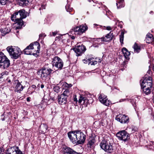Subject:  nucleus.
<instances>
[{"label": "nucleus", "mask_w": 154, "mask_h": 154, "mask_svg": "<svg viewBox=\"0 0 154 154\" xmlns=\"http://www.w3.org/2000/svg\"><path fill=\"white\" fill-rule=\"evenodd\" d=\"M15 51H14L11 56L12 58L17 59L18 58L21 54V51L18 47H17V48H16Z\"/></svg>", "instance_id": "dca6fc26"}, {"label": "nucleus", "mask_w": 154, "mask_h": 154, "mask_svg": "<svg viewBox=\"0 0 154 154\" xmlns=\"http://www.w3.org/2000/svg\"><path fill=\"white\" fill-rule=\"evenodd\" d=\"M122 22H118V26L120 27L121 28H122Z\"/></svg>", "instance_id": "09e8293b"}, {"label": "nucleus", "mask_w": 154, "mask_h": 154, "mask_svg": "<svg viewBox=\"0 0 154 154\" xmlns=\"http://www.w3.org/2000/svg\"><path fill=\"white\" fill-rule=\"evenodd\" d=\"M34 45L36 46H37V48L38 49H39L40 48V45L38 42H35L34 43Z\"/></svg>", "instance_id": "a19ab883"}, {"label": "nucleus", "mask_w": 154, "mask_h": 154, "mask_svg": "<svg viewBox=\"0 0 154 154\" xmlns=\"http://www.w3.org/2000/svg\"><path fill=\"white\" fill-rule=\"evenodd\" d=\"M2 121H4V120H5V118H2Z\"/></svg>", "instance_id": "338daca9"}, {"label": "nucleus", "mask_w": 154, "mask_h": 154, "mask_svg": "<svg viewBox=\"0 0 154 154\" xmlns=\"http://www.w3.org/2000/svg\"><path fill=\"white\" fill-rule=\"evenodd\" d=\"M20 15L18 11H17L15 12L11 16V20L16 22V23L17 24V25H18L16 27V29H21L24 24L21 16Z\"/></svg>", "instance_id": "f257e3e1"}, {"label": "nucleus", "mask_w": 154, "mask_h": 154, "mask_svg": "<svg viewBox=\"0 0 154 154\" xmlns=\"http://www.w3.org/2000/svg\"><path fill=\"white\" fill-rule=\"evenodd\" d=\"M41 87L42 88H43L44 87V85L43 84H42L41 85Z\"/></svg>", "instance_id": "bf43d9fd"}, {"label": "nucleus", "mask_w": 154, "mask_h": 154, "mask_svg": "<svg viewBox=\"0 0 154 154\" xmlns=\"http://www.w3.org/2000/svg\"><path fill=\"white\" fill-rule=\"evenodd\" d=\"M113 37V34L110 32L109 33L107 34L105 36V37H106V38H102L103 39L102 40L105 42L109 41L112 40Z\"/></svg>", "instance_id": "aec40b11"}, {"label": "nucleus", "mask_w": 154, "mask_h": 154, "mask_svg": "<svg viewBox=\"0 0 154 154\" xmlns=\"http://www.w3.org/2000/svg\"><path fill=\"white\" fill-rule=\"evenodd\" d=\"M66 9L67 12H70L73 9L72 8H70L69 6V5H67L65 7Z\"/></svg>", "instance_id": "c9c22d12"}, {"label": "nucleus", "mask_w": 154, "mask_h": 154, "mask_svg": "<svg viewBox=\"0 0 154 154\" xmlns=\"http://www.w3.org/2000/svg\"><path fill=\"white\" fill-rule=\"evenodd\" d=\"M131 130V132L132 133H134L135 132L137 131L138 130L137 128L135 126H131V128L130 129Z\"/></svg>", "instance_id": "72a5a7b5"}, {"label": "nucleus", "mask_w": 154, "mask_h": 154, "mask_svg": "<svg viewBox=\"0 0 154 154\" xmlns=\"http://www.w3.org/2000/svg\"><path fill=\"white\" fill-rule=\"evenodd\" d=\"M124 32H122L119 36L120 41L122 44L123 43V41L124 40Z\"/></svg>", "instance_id": "2f4dec72"}, {"label": "nucleus", "mask_w": 154, "mask_h": 154, "mask_svg": "<svg viewBox=\"0 0 154 154\" xmlns=\"http://www.w3.org/2000/svg\"><path fill=\"white\" fill-rule=\"evenodd\" d=\"M87 29V26L82 25L79 26L74 27L72 29V30L75 34L80 35L86 31Z\"/></svg>", "instance_id": "39448f33"}, {"label": "nucleus", "mask_w": 154, "mask_h": 154, "mask_svg": "<svg viewBox=\"0 0 154 154\" xmlns=\"http://www.w3.org/2000/svg\"><path fill=\"white\" fill-rule=\"evenodd\" d=\"M116 136L119 140H122L124 141H125L129 139V134L125 130L118 132L116 134Z\"/></svg>", "instance_id": "0eeeda50"}, {"label": "nucleus", "mask_w": 154, "mask_h": 154, "mask_svg": "<svg viewBox=\"0 0 154 154\" xmlns=\"http://www.w3.org/2000/svg\"><path fill=\"white\" fill-rule=\"evenodd\" d=\"M124 0H117L116 5L118 8H121L124 7Z\"/></svg>", "instance_id": "a878e982"}, {"label": "nucleus", "mask_w": 154, "mask_h": 154, "mask_svg": "<svg viewBox=\"0 0 154 154\" xmlns=\"http://www.w3.org/2000/svg\"><path fill=\"white\" fill-rule=\"evenodd\" d=\"M73 50L76 53L77 56H79L84 53L86 50V48L83 45H80L77 44Z\"/></svg>", "instance_id": "6e6552de"}, {"label": "nucleus", "mask_w": 154, "mask_h": 154, "mask_svg": "<svg viewBox=\"0 0 154 154\" xmlns=\"http://www.w3.org/2000/svg\"><path fill=\"white\" fill-rule=\"evenodd\" d=\"M61 36H58L56 37L55 38V40L57 41V40H58V41L61 38Z\"/></svg>", "instance_id": "8fccbe9b"}, {"label": "nucleus", "mask_w": 154, "mask_h": 154, "mask_svg": "<svg viewBox=\"0 0 154 154\" xmlns=\"http://www.w3.org/2000/svg\"><path fill=\"white\" fill-rule=\"evenodd\" d=\"M48 128L47 125L44 124H42L39 128V129L41 131L42 133L44 134L48 131Z\"/></svg>", "instance_id": "a211bd4d"}, {"label": "nucleus", "mask_w": 154, "mask_h": 154, "mask_svg": "<svg viewBox=\"0 0 154 154\" xmlns=\"http://www.w3.org/2000/svg\"><path fill=\"white\" fill-rule=\"evenodd\" d=\"M63 151L64 154H81L76 152L72 149L66 146L64 148Z\"/></svg>", "instance_id": "2eb2a0df"}, {"label": "nucleus", "mask_w": 154, "mask_h": 154, "mask_svg": "<svg viewBox=\"0 0 154 154\" xmlns=\"http://www.w3.org/2000/svg\"><path fill=\"white\" fill-rule=\"evenodd\" d=\"M125 99H122V100H121L120 101V102H122V101H124L125 100Z\"/></svg>", "instance_id": "13d9d810"}, {"label": "nucleus", "mask_w": 154, "mask_h": 154, "mask_svg": "<svg viewBox=\"0 0 154 154\" xmlns=\"http://www.w3.org/2000/svg\"><path fill=\"white\" fill-rule=\"evenodd\" d=\"M72 85L71 84H70L69 85V87H72Z\"/></svg>", "instance_id": "69168bd1"}, {"label": "nucleus", "mask_w": 154, "mask_h": 154, "mask_svg": "<svg viewBox=\"0 0 154 154\" xmlns=\"http://www.w3.org/2000/svg\"><path fill=\"white\" fill-rule=\"evenodd\" d=\"M95 143V140L94 137H90L89 139V141L88 142V145L89 147H91Z\"/></svg>", "instance_id": "c85d7f7f"}, {"label": "nucleus", "mask_w": 154, "mask_h": 154, "mask_svg": "<svg viewBox=\"0 0 154 154\" xmlns=\"http://www.w3.org/2000/svg\"><path fill=\"white\" fill-rule=\"evenodd\" d=\"M23 52L25 54L27 55H32L33 54L34 55L35 54L31 52V51L29 49L26 48L23 51Z\"/></svg>", "instance_id": "7c9ffc66"}, {"label": "nucleus", "mask_w": 154, "mask_h": 154, "mask_svg": "<svg viewBox=\"0 0 154 154\" xmlns=\"http://www.w3.org/2000/svg\"><path fill=\"white\" fill-rule=\"evenodd\" d=\"M76 143L82 144L84 143L86 139V136L80 131H76Z\"/></svg>", "instance_id": "423d86ee"}, {"label": "nucleus", "mask_w": 154, "mask_h": 154, "mask_svg": "<svg viewBox=\"0 0 154 154\" xmlns=\"http://www.w3.org/2000/svg\"><path fill=\"white\" fill-rule=\"evenodd\" d=\"M151 88H143V91L146 94L148 95L150 94L151 92Z\"/></svg>", "instance_id": "c756f323"}, {"label": "nucleus", "mask_w": 154, "mask_h": 154, "mask_svg": "<svg viewBox=\"0 0 154 154\" xmlns=\"http://www.w3.org/2000/svg\"><path fill=\"white\" fill-rule=\"evenodd\" d=\"M69 89H66L63 92V94L61 95H63L64 96H65L66 98L67 97V96L69 95Z\"/></svg>", "instance_id": "473e14b6"}, {"label": "nucleus", "mask_w": 154, "mask_h": 154, "mask_svg": "<svg viewBox=\"0 0 154 154\" xmlns=\"http://www.w3.org/2000/svg\"><path fill=\"white\" fill-rule=\"evenodd\" d=\"M133 48L134 49V52L137 53H139L141 49L140 47L136 43L134 44Z\"/></svg>", "instance_id": "cd10ccee"}, {"label": "nucleus", "mask_w": 154, "mask_h": 154, "mask_svg": "<svg viewBox=\"0 0 154 154\" xmlns=\"http://www.w3.org/2000/svg\"><path fill=\"white\" fill-rule=\"evenodd\" d=\"M26 100H27V101H28V102L29 101H30L29 97H28L27 98Z\"/></svg>", "instance_id": "6e6d98bb"}, {"label": "nucleus", "mask_w": 154, "mask_h": 154, "mask_svg": "<svg viewBox=\"0 0 154 154\" xmlns=\"http://www.w3.org/2000/svg\"><path fill=\"white\" fill-rule=\"evenodd\" d=\"M78 18H76L75 19V21L77 23H78Z\"/></svg>", "instance_id": "052dcab7"}, {"label": "nucleus", "mask_w": 154, "mask_h": 154, "mask_svg": "<svg viewBox=\"0 0 154 154\" xmlns=\"http://www.w3.org/2000/svg\"><path fill=\"white\" fill-rule=\"evenodd\" d=\"M152 69H153V71H154V66H153L152 68Z\"/></svg>", "instance_id": "774afa93"}, {"label": "nucleus", "mask_w": 154, "mask_h": 154, "mask_svg": "<svg viewBox=\"0 0 154 154\" xmlns=\"http://www.w3.org/2000/svg\"><path fill=\"white\" fill-rule=\"evenodd\" d=\"M60 88L58 86H55L54 88V91L56 92H58L59 91Z\"/></svg>", "instance_id": "79ce46f5"}, {"label": "nucleus", "mask_w": 154, "mask_h": 154, "mask_svg": "<svg viewBox=\"0 0 154 154\" xmlns=\"http://www.w3.org/2000/svg\"><path fill=\"white\" fill-rule=\"evenodd\" d=\"M26 48L29 49V50L31 49H32L34 48L33 47V45L31 43L29 45L27 46Z\"/></svg>", "instance_id": "58836bf2"}, {"label": "nucleus", "mask_w": 154, "mask_h": 154, "mask_svg": "<svg viewBox=\"0 0 154 154\" xmlns=\"http://www.w3.org/2000/svg\"><path fill=\"white\" fill-rule=\"evenodd\" d=\"M16 48H17V47L9 46L6 49L9 53L10 55L11 56V55H12V53L14 51H15Z\"/></svg>", "instance_id": "5701e85b"}, {"label": "nucleus", "mask_w": 154, "mask_h": 154, "mask_svg": "<svg viewBox=\"0 0 154 154\" xmlns=\"http://www.w3.org/2000/svg\"><path fill=\"white\" fill-rule=\"evenodd\" d=\"M57 31H55V32H52V34L51 35V34H50V36H55L56 34H57Z\"/></svg>", "instance_id": "a18cd8bd"}, {"label": "nucleus", "mask_w": 154, "mask_h": 154, "mask_svg": "<svg viewBox=\"0 0 154 154\" xmlns=\"http://www.w3.org/2000/svg\"><path fill=\"white\" fill-rule=\"evenodd\" d=\"M122 51L125 58L126 59H128L129 58V56L130 54V52L125 48H122Z\"/></svg>", "instance_id": "4be33fe9"}, {"label": "nucleus", "mask_w": 154, "mask_h": 154, "mask_svg": "<svg viewBox=\"0 0 154 154\" xmlns=\"http://www.w3.org/2000/svg\"><path fill=\"white\" fill-rule=\"evenodd\" d=\"M83 61L84 62V63H89V62H90V59L89 60H86L84 59L83 60Z\"/></svg>", "instance_id": "de8ad7c7"}, {"label": "nucleus", "mask_w": 154, "mask_h": 154, "mask_svg": "<svg viewBox=\"0 0 154 154\" xmlns=\"http://www.w3.org/2000/svg\"><path fill=\"white\" fill-rule=\"evenodd\" d=\"M68 136L70 140L74 143H76V131H69L67 133Z\"/></svg>", "instance_id": "9b49d317"}, {"label": "nucleus", "mask_w": 154, "mask_h": 154, "mask_svg": "<svg viewBox=\"0 0 154 154\" xmlns=\"http://www.w3.org/2000/svg\"><path fill=\"white\" fill-rule=\"evenodd\" d=\"M100 147L105 151L109 153L112 152V145L109 142L103 140L100 143Z\"/></svg>", "instance_id": "20e7f679"}, {"label": "nucleus", "mask_w": 154, "mask_h": 154, "mask_svg": "<svg viewBox=\"0 0 154 154\" xmlns=\"http://www.w3.org/2000/svg\"><path fill=\"white\" fill-rule=\"evenodd\" d=\"M7 80L8 81V82L9 83H11V80L10 79H9L8 78L7 79Z\"/></svg>", "instance_id": "5fc2aeb1"}, {"label": "nucleus", "mask_w": 154, "mask_h": 154, "mask_svg": "<svg viewBox=\"0 0 154 154\" xmlns=\"http://www.w3.org/2000/svg\"><path fill=\"white\" fill-rule=\"evenodd\" d=\"M58 101L59 104L63 105L66 104L67 102L66 98L63 95H61L58 96Z\"/></svg>", "instance_id": "f3484780"}, {"label": "nucleus", "mask_w": 154, "mask_h": 154, "mask_svg": "<svg viewBox=\"0 0 154 154\" xmlns=\"http://www.w3.org/2000/svg\"><path fill=\"white\" fill-rule=\"evenodd\" d=\"M45 5H41V7L40 8L39 10H42L43 9H45Z\"/></svg>", "instance_id": "c03bdc74"}, {"label": "nucleus", "mask_w": 154, "mask_h": 154, "mask_svg": "<svg viewBox=\"0 0 154 154\" xmlns=\"http://www.w3.org/2000/svg\"><path fill=\"white\" fill-rule=\"evenodd\" d=\"M0 30L2 33V36H4L6 34L9 32L10 31V29H8L7 28H5L1 29Z\"/></svg>", "instance_id": "bb28decb"}, {"label": "nucleus", "mask_w": 154, "mask_h": 154, "mask_svg": "<svg viewBox=\"0 0 154 154\" xmlns=\"http://www.w3.org/2000/svg\"><path fill=\"white\" fill-rule=\"evenodd\" d=\"M73 100L74 101L77 102L78 100L76 98V96L75 95H74L73 96Z\"/></svg>", "instance_id": "49530a36"}, {"label": "nucleus", "mask_w": 154, "mask_h": 154, "mask_svg": "<svg viewBox=\"0 0 154 154\" xmlns=\"http://www.w3.org/2000/svg\"><path fill=\"white\" fill-rule=\"evenodd\" d=\"M145 40L147 43H152L153 41V38L152 35L150 33H148L146 35V37Z\"/></svg>", "instance_id": "6ab92c4d"}, {"label": "nucleus", "mask_w": 154, "mask_h": 154, "mask_svg": "<svg viewBox=\"0 0 154 154\" xmlns=\"http://www.w3.org/2000/svg\"><path fill=\"white\" fill-rule=\"evenodd\" d=\"M51 63L53 67H55L57 69H61L63 66L62 60L57 56L54 57L51 59Z\"/></svg>", "instance_id": "f03ea898"}, {"label": "nucleus", "mask_w": 154, "mask_h": 154, "mask_svg": "<svg viewBox=\"0 0 154 154\" xmlns=\"http://www.w3.org/2000/svg\"><path fill=\"white\" fill-rule=\"evenodd\" d=\"M10 61L2 52H0V65L4 69L8 67L10 65Z\"/></svg>", "instance_id": "7ed1b4c3"}, {"label": "nucleus", "mask_w": 154, "mask_h": 154, "mask_svg": "<svg viewBox=\"0 0 154 154\" xmlns=\"http://www.w3.org/2000/svg\"><path fill=\"white\" fill-rule=\"evenodd\" d=\"M78 101L79 103H81L82 101H83V103L88 104L89 103V100L83 95L80 96Z\"/></svg>", "instance_id": "412c9836"}, {"label": "nucleus", "mask_w": 154, "mask_h": 154, "mask_svg": "<svg viewBox=\"0 0 154 154\" xmlns=\"http://www.w3.org/2000/svg\"><path fill=\"white\" fill-rule=\"evenodd\" d=\"M16 149H15V151L16 152V154H23L22 151L19 149V147L18 146H16Z\"/></svg>", "instance_id": "f704fd0d"}, {"label": "nucleus", "mask_w": 154, "mask_h": 154, "mask_svg": "<svg viewBox=\"0 0 154 154\" xmlns=\"http://www.w3.org/2000/svg\"><path fill=\"white\" fill-rule=\"evenodd\" d=\"M131 103L132 105L134 106L135 107L136 106V100L135 99H131Z\"/></svg>", "instance_id": "4c0bfd02"}, {"label": "nucleus", "mask_w": 154, "mask_h": 154, "mask_svg": "<svg viewBox=\"0 0 154 154\" xmlns=\"http://www.w3.org/2000/svg\"><path fill=\"white\" fill-rule=\"evenodd\" d=\"M52 70L49 68L44 67L41 69L38 72L41 73V76L42 78H45L47 76L50 75L51 73Z\"/></svg>", "instance_id": "1a4fd4ad"}, {"label": "nucleus", "mask_w": 154, "mask_h": 154, "mask_svg": "<svg viewBox=\"0 0 154 154\" xmlns=\"http://www.w3.org/2000/svg\"><path fill=\"white\" fill-rule=\"evenodd\" d=\"M89 63H90L91 65H95L97 64V61H91L90 60V62H89Z\"/></svg>", "instance_id": "37998d69"}, {"label": "nucleus", "mask_w": 154, "mask_h": 154, "mask_svg": "<svg viewBox=\"0 0 154 154\" xmlns=\"http://www.w3.org/2000/svg\"><path fill=\"white\" fill-rule=\"evenodd\" d=\"M32 87L33 88H36V86L35 85H32Z\"/></svg>", "instance_id": "4d7b16f0"}, {"label": "nucleus", "mask_w": 154, "mask_h": 154, "mask_svg": "<svg viewBox=\"0 0 154 154\" xmlns=\"http://www.w3.org/2000/svg\"><path fill=\"white\" fill-rule=\"evenodd\" d=\"M15 82L16 84V85L15 87L14 91L15 92L20 93L24 88L25 86H23L18 80H16L15 81Z\"/></svg>", "instance_id": "ddd939ff"}, {"label": "nucleus", "mask_w": 154, "mask_h": 154, "mask_svg": "<svg viewBox=\"0 0 154 154\" xmlns=\"http://www.w3.org/2000/svg\"><path fill=\"white\" fill-rule=\"evenodd\" d=\"M91 73V72H86V73H85V74H89L90 73Z\"/></svg>", "instance_id": "680f3d73"}, {"label": "nucleus", "mask_w": 154, "mask_h": 154, "mask_svg": "<svg viewBox=\"0 0 154 154\" xmlns=\"http://www.w3.org/2000/svg\"><path fill=\"white\" fill-rule=\"evenodd\" d=\"M116 119L122 124L128 123L129 121V118L125 115L119 114L116 116Z\"/></svg>", "instance_id": "9d476101"}, {"label": "nucleus", "mask_w": 154, "mask_h": 154, "mask_svg": "<svg viewBox=\"0 0 154 154\" xmlns=\"http://www.w3.org/2000/svg\"><path fill=\"white\" fill-rule=\"evenodd\" d=\"M71 38H72V39H75V37L74 36H72L71 37Z\"/></svg>", "instance_id": "0e129e2a"}, {"label": "nucleus", "mask_w": 154, "mask_h": 154, "mask_svg": "<svg viewBox=\"0 0 154 154\" xmlns=\"http://www.w3.org/2000/svg\"><path fill=\"white\" fill-rule=\"evenodd\" d=\"M106 29L107 30H110L112 29V28L110 26H108L106 27Z\"/></svg>", "instance_id": "3c124183"}, {"label": "nucleus", "mask_w": 154, "mask_h": 154, "mask_svg": "<svg viewBox=\"0 0 154 154\" xmlns=\"http://www.w3.org/2000/svg\"><path fill=\"white\" fill-rule=\"evenodd\" d=\"M7 0H0V3L2 5H5L6 2Z\"/></svg>", "instance_id": "ea45409f"}, {"label": "nucleus", "mask_w": 154, "mask_h": 154, "mask_svg": "<svg viewBox=\"0 0 154 154\" xmlns=\"http://www.w3.org/2000/svg\"><path fill=\"white\" fill-rule=\"evenodd\" d=\"M46 36V35L45 33H42L39 35V40L40 39L43 40L44 38Z\"/></svg>", "instance_id": "e433bc0d"}, {"label": "nucleus", "mask_w": 154, "mask_h": 154, "mask_svg": "<svg viewBox=\"0 0 154 154\" xmlns=\"http://www.w3.org/2000/svg\"><path fill=\"white\" fill-rule=\"evenodd\" d=\"M100 102L106 106H108L109 105L110 102L106 98V96L103 94H101L99 97Z\"/></svg>", "instance_id": "f8f14e48"}, {"label": "nucleus", "mask_w": 154, "mask_h": 154, "mask_svg": "<svg viewBox=\"0 0 154 154\" xmlns=\"http://www.w3.org/2000/svg\"><path fill=\"white\" fill-rule=\"evenodd\" d=\"M28 0H19L18 3L20 6L24 7L28 4Z\"/></svg>", "instance_id": "393cba45"}, {"label": "nucleus", "mask_w": 154, "mask_h": 154, "mask_svg": "<svg viewBox=\"0 0 154 154\" xmlns=\"http://www.w3.org/2000/svg\"><path fill=\"white\" fill-rule=\"evenodd\" d=\"M152 82H147L146 79L143 80L141 84L142 88H151L152 86Z\"/></svg>", "instance_id": "4468645a"}, {"label": "nucleus", "mask_w": 154, "mask_h": 154, "mask_svg": "<svg viewBox=\"0 0 154 154\" xmlns=\"http://www.w3.org/2000/svg\"><path fill=\"white\" fill-rule=\"evenodd\" d=\"M8 72H2V73H1V74L2 75H7L8 74Z\"/></svg>", "instance_id": "864d4df0"}, {"label": "nucleus", "mask_w": 154, "mask_h": 154, "mask_svg": "<svg viewBox=\"0 0 154 154\" xmlns=\"http://www.w3.org/2000/svg\"><path fill=\"white\" fill-rule=\"evenodd\" d=\"M146 80H148L149 82H152V78L151 77H149Z\"/></svg>", "instance_id": "603ef678"}, {"label": "nucleus", "mask_w": 154, "mask_h": 154, "mask_svg": "<svg viewBox=\"0 0 154 154\" xmlns=\"http://www.w3.org/2000/svg\"><path fill=\"white\" fill-rule=\"evenodd\" d=\"M1 153H3L2 152V150L1 149V148H0V154Z\"/></svg>", "instance_id": "e2e57ef3"}, {"label": "nucleus", "mask_w": 154, "mask_h": 154, "mask_svg": "<svg viewBox=\"0 0 154 154\" xmlns=\"http://www.w3.org/2000/svg\"><path fill=\"white\" fill-rule=\"evenodd\" d=\"M18 11L19 12V14L20 15V16H21V18L22 19L26 17L27 12H26L25 10L24 9H22Z\"/></svg>", "instance_id": "b1692460"}]
</instances>
